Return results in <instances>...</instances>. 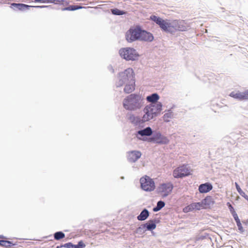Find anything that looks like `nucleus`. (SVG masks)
Instances as JSON below:
<instances>
[{
  "label": "nucleus",
  "instance_id": "25",
  "mask_svg": "<svg viewBox=\"0 0 248 248\" xmlns=\"http://www.w3.org/2000/svg\"><path fill=\"white\" fill-rule=\"evenodd\" d=\"M173 116V112L170 109L168 110V112L166 113L163 116V120L165 122H169V119L171 118Z\"/></svg>",
  "mask_w": 248,
  "mask_h": 248
},
{
  "label": "nucleus",
  "instance_id": "1",
  "mask_svg": "<svg viewBox=\"0 0 248 248\" xmlns=\"http://www.w3.org/2000/svg\"><path fill=\"white\" fill-rule=\"evenodd\" d=\"M162 103L157 102L155 105L150 104L145 107L143 110L144 114L141 118L140 116H136L133 114L129 116V120L130 122L134 126L141 128L135 134L138 140L149 142V137L153 135V130L150 126L143 128L144 123L156 117L160 114L162 110Z\"/></svg>",
  "mask_w": 248,
  "mask_h": 248
},
{
  "label": "nucleus",
  "instance_id": "2",
  "mask_svg": "<svg viewBox=\"0 0 248 248\" xmlns=\"http://www.w3.org/2000/svg\"><path fill=\"white\" fill-rule=\"evenodd\" d=\"M150 19L155 22L162 30L171 33L177 31H183L186 30V23L184 21L164 20L155 15H152Z\"/></svg>",
  "mask_w": 248,
  "mask_h": 248
},
{
  "label": "nucleus",
  "instance_id": "3",
  "mask_svg": "<svg viewBox=\"0 0 248 248\" xmlns=\"http://www.w3.org/2000/svg\"><path fill=\"white\" fill-rule=\"evenodd\" d=\"M126 40L130 43L136 40L152 41L154 37L152 34L139 28H130L126 32Z\"/></svg>",
  "mask_w": 248,
  "mask_h": 248
},
{
  "label": "nucleus",
  "instance_id": "30",
  "mask_svg": "<svg viewBox=\"0 0 248 248\" xmlns=\"http://www.w3.org/2000/svg\"><path fill=\"white\" fill-rule=\"evenodd\" d=\"M129 78H120L119 81L116 83V85L117 87H121L123 86V85L126 82L127 80H128Z\"/></svg>",
  "mask_w": 248,
  "mask_h": 248
},
{
  "label": "nucleus",
  "instance_id": "37",
  "mask_svg": "<svg viewBox=\"0 0 248 248\" xmlns=\"http://www.w3.org/2000/svg\"><path fill=\"white\" fill-rule=\"evenodd\" d=\"M161 193H163V194L162 195V197L165 198L167 197L171 192H169V191H165V192H160Z\"/></svg>",
  "mask_w": 248,
  "mask_h": 248
},
{
  "label": "nucleus",
  "instance_id": "36",
  "mask_svg": "<svg viewBox=\"0 0 248 248\" xmlns=\"http://www.w3.org/2000/svg\"><path fill=\"white\" fill-rule=\"evenodd\" d=\"M228 204H229L228 207H229V208L230 209V211L232 215V213H233V212L235 211V210L233 208V207L232 206V205L229 202H228Z\"/></svg>",
  "mask_w": 248,
  "mask_h": 248
},
{
  "label": "nucleus",
  "instance_id": "10",
  "mask_svg": "<svg viewBox=\"0 0 248 248\" xmlns=\"http://www.w3.org/2000/svg\"><path fill=\"white\" fill-rule=\"evenodd\" d=\"M135 78H130V80H127L124 92L127 93H132L135 89Z\"/></svg>",
  "mask_w": 248,
  "mask_h": 248
},
{
  "label": "nucleus",
  "instance_id": "29",
  "mask_svg": "<svg viewBox=\"0 0 248 248\" xmlns=\"http://www.w3.org/2000/svg\"><path fill=\"white\" fill-rule=\"evenodd\" d=\"M241 101L248 100V90L245 91L244 92H241Z\"/></svg>",
  "mask_w": 248,
  "mask_h": 248
},
{
  "label": "nucleus",
  "instance_id": "40",
  "mask_svg": "<svg viewBox=\"0 0 248 248\" xmlns=\"http://www.w3.org/2000/svg\"><path fill=\"white\" fill-rule=\"evenodd\" d=\"M65 248V246H64V244H62L60 246H57L56 248Z\"/></svg>",
  "mask_w": 248,
  "mask_h": 248
},
{
  "label": "nucleus",
  "instance_id": "17",
  "mask_svg": "<svg viewBox=\"0 0 248 248\" xmlns=\"http://www.w3.org/2000/svg\"><path fill=\"white\" fill-rule=\"evenodd\" d=\"M134 76V72L132 68L125 69L121 75L122 78H133Z\"/></svg>",
  "mask_w": 248,
  "mask_h": 248
},
{
  "label": "nucleus",
  "instance_id": "35",
  "mask_svg": "<svg viewBox=\"0 0 248 248\" xmlns=\"http://www.w3.org/2000/svg\"><path fill=\"white\" fill-rule=\"evenodd\" d=\"M141 228H142V230L144 232H145L146 231H149V230L148 229V228H147V226L145 224V223H143V224H142L141 225H140Z\"/></svg>",
  "mask_w": 248,
  "mask_h": 248
},
{
  "label": "nucleus",
  "instance_id": "21",
  "mask_svg": "<svg viewBox=\"0 0 248 248\" xmlns=\"http://www.w3.org/2000/svg\"><path fill=\"white\" fill-rule=\"evenodd\" d=\"M165 206V202L162 200H160L157 202L156 205L153 208V211L157 212L161 210Z\"/></svg>",
  "mask_w": 248,
  "mask_h": 248
},
{
  "label": "nucleus",
  "instance_id": "44",
  "mask_svg": "<svg viewBox=\"0 0 248 248\" xmlns=\"http://www.w3.org/2000/svg\"><path fill=\"white\" fill-rule=\"evenodd\" d=\"M121 178L122 179H124V176H122V177H121Z\"/></svg>",
  "mask_w": 248,
  "mask_h": 248
},
{
  "label": "nucleus",
  "instance_id": "14",
  "mask_svg": "<svg viewBox=\"0 0 248 248\" xmlns=\"http://www.w3.org/2000/svg\"><path fill=\"white\" fill-rule=\"evenodd\" d=\"M159 220L158 219L154 218L149 220L145 223L149 231H151L152 233L154 234V232L153 231L156 228V224L159 223Z\"/></svg>",
  "mask_w": 248,
  "mask_h": 248
},
{
  "label": "nucleus",
  "instance_id": "41",
  "mask_svg": "<svg viewBox=\"0 0 248 248\" xmlns=\"http://www.w3.org/2000/svg\"><path fill=\"white\" fill-rule=\"evenodd\" d=\"M0 238H6V237L3 235H0Z\"/></svg>",
  "mask_w": 248,
  "mask_h": 248
},
{
  "label": "nucleus",
  "instance_id": "19",
  "mask_svg": "<svg viewBox=\"0 0 248 248\" xmlns=\"http://www.w3.org/2000/svg\"><path fill=\"white\" fill-rule=\"evenodd\" d=\"M159 99V96L157 93H153L146 97V100L149 102H157Z\"/></svg>",
  "mask_w": 248,
  "mask_h": 248
},
{
  "label": "nucleus",
  "instance_id": "34",
  "mask_svg": "<svg viewBox=\"0 0 248 248\" xmlns=\"http://www.w3.org/2000/svg\"><path fill=\"white\" fill-rule=\"evenodd\" d=\"M183 211L185 213H187V212H189L192 211L193 210L192 209V208L191 207V204H190L189 205H188L187 206L185 207L184 208Z\"/></svg>",
  "mask_w": 248,
  "mask_h": 248
},
{
  "label": "nucleus",
  "instance_id": "16",
  "mask_svg": "<svg viewBox=\"0 0 248 248\" xmlns=\"http://www.w3.org/2000/svg\"><path fill=\"white\" fill-rule=\"evenodd\" d=\"M149 211L146 208H144L137 216V219L139 221H144L149 217Z\"/></svg>",
  "mask_w": 248,
  "mask_h": 248
},
{
  "label": "nucleus",
  "instance_id": "33",
  "mask_svg": "<svg viewBox=\"0 0 248 248\" xmlns=\"http://www.w3.org/2000/svg\"><path fill=\"white\" fill-rule=\"evenodd\" d=\"M135 232L140 235H142L145 233L140 226L138 228H137V229L135 231Z\"/></svg>",
  "mask_w": 248,
  "mask_h": 248
},
{
  "label": "nucleus",
  "instance_id": "23",
  "mask_svg": "<svg viewBox=\"0 0 248 248\" xmlns=\"http://www.w3.org/2000/svg\"><path fill=\"white\" fill-rule=\"evenodd\" d=\"M235 186L236 189L239 194L243 197H244L248 202V196L241 189L240 186L237 183H235Z\"/></svg>",
  "mask_w": 248,
  "mask_h": 248
},
{
  "label": "nucleus",
  "instance_id": "20",
  "mask_svg": "<svg viewBox=\"0 0 248 248\" xmlns=\"http://www.w3.org/2000/svg\"><path fill=\"white\" fill-rule=\"evenodd\" d=\"M15 245H16V243H14L13 242L8 240H0V246L1 247L10 248L12 246Z\"/></svg>",
  "mask_w": 248,
  "mask_h": 248
},
{
  "label": "nucleus",
  "instance_id": "32",
  "mask_svg": "<svg viewBox=\"0 0 248 248\" xmlns=\"http://www.w3.org/2000/svg\"><path fill=\"white\" fill-rule=\"evenodd\" d=\"M63 0H48L47 3H54V4H61L63 2Z\"/></svg>",
  "mask_w": 248,
  "mask_h": 248
},
{
  "label": "nucleus",
  "instance_id": "31",
  "mask_svg": "<svg viewBox=\"0 0 248 248\" xmlns=\"http://www.w3.org/2000/svg\"><path fill=\"white\" fill-rule=\"evenodd\" d=\"M111 12L113 14L116 15H122L125 14V12H124V11H121L116 8L111 9Z\"/></svg>",
  "mask_w": 248,
  "mask_h": 248
},
{
  "label": "nucleus",
  "instance_id": "38",
  "mask_svg": "<svg viewBox=\"0 0 248 248\" xmlns=\"http://www.w3.org/2000/svg\"><path fill=\"white\" fill-rule=\"evenodd\" d=\"M34 1L37 2H42V3H47L48 0H34Z\"/></svg>",
  "mask_w": 248,
  "mask_h": 248
},
{
  "label": "nucleus",
  "instance_id": "28",
  "mask_svg": "<svg viewBox=\"0 0 248 248\" xmlns=\"http://www.w3.org/2000/svg\"><path fill=\"white\" fill-rule=\"evenodd\" d=\"M31 6H29L24 4L16 3V9L19 10H28Z\"/></svg>",
  "mask_w": 248,
  "mask_h": 248
},
{
  "label": "nucleus",
  "instance_id": "4",
  "mask_svg": "<svg viewBox=\"0 0 248 248\" xmlns=\"http://www.w3.org/2000/svg\"><path fill=\"white\" fill-rule=\"evenodd\" d=\"M144 103V98L141 95L131 93L124 98L123 105L126 110L134 111L140 109Z\"/></svg>",
  "mask_w": 248,
  "mask_h": 248
},
{
  "label": "nucleus",
  "instance_id": "5",
  "mask_svg": "<svg viewBox=\"0 0 248 248\" xmlns=\"http://www.w3.org/2000/svg\"><path fill=\"white\" fill-rule=\"evenodd\" d=\"M120 56L126 61H136L139 59V54L135 49L133 47H124L119 51Z\"/></svg>",
  "mask_w": 248,
  "mask_h": 248
},
{
  "label": "nucleus",
  "instance_id": "43",
  "mask_svg": "<svg viewBox=\"0 0 248 248\" xmlns=\"http://www.w3.org/2000/svg\"><path fill=\"white\" fill-rule=\"evenodd\" d=\"M12 5L14 6H16V3H13L12 4Z\"/></svg>",
  "mask_w": 248,
  "mask_h": 248
},
{
  "label": "nucleus",
  "instance_id": "8",
  "mask_svg": "<svg viewBox=\"0 0 248 248\" xmlns=\"http://www.w3.org/2000/svg\"><path fill=\"white\" fill-rule=\"evenodd\" d=\"M190 174V169L186 165H183L178 167L173 172V175L176 178H183Z\"/></svg>",
  "mask_w": 248,
  "mask_h": 248
},
{
  "label": "nucleus",
  "instance_id": "24",
  "mask_svg": "<svg viewBox=\"0 0 248 248\" xmlns=\"http://www.w3.org/2000/svg\"><path fill=\"white\" fill-rule=\"evenodd\" d=\"M191 207L193 210H200L201 209H203L201 201L200 202H193L190 204Z\"/></svg>",
  "mask_w": 248,
  "mask_h": 248
},
{
  "label": "nucleus",
  "instance_id": "39",
  "mask_svg": "<svg viewBox=\"0 0 248 248\" xmlns=\"http://www.w3.org/2000/svg\"><path fill=\"white\" fill-rule=\"evenodd\" d=\"M242 223L246 225H248V220H244L242 221Z\"/></svg>",
  "mask_w": 248,
  "mask_h": 248
},
{
  "label": "nucleus",
  "instance_id": "11",
  "mask_svg": "<svg viewBox=\"0 0 248 248\" xmlns=\"http://www.w3.org/2000/svg\"><path fill=\"white\" fill-rule=\"evenodd\" d=\"M201 203L203 209H207L210 208L211 206L213 205L215 203V201L212 196H207L201 201Z\"/></svg>",
  "mask_w": 248,
  "mask_h": 248
},
{
  "label": "nucleus",
  "instance_id": "9",
  "mask_svg": "<svg viewBox=\"0 0 248 248\" xmlns=\"http://www.w3.org/2000/svg\"><path fill=\"white\" fill-rule=\"evenodd\" d=\"M141 156V153L139 151L133 150L127 153V160L129 162H136Z\"/></svg>",
  "mask_w": 248,
  "mask_h": 248
},
{
  "label": "nucleus",
  "instance_id": "7",
  "mask_svg": "<svg viewBox=\"0 0 248 248\" xmlns=\"http://www.w3.org/2000/svg\"><path fill=\"white\" fill-rule=\"evenodd\" d=\"M141 188L147 192L154 191L155 188V183L153 179L145 175L140 180Z\"/></svg>",
  "mask_w": 248,
  "mask_h": 248
},
{
  "label": "nucleus",
  "instance_id": "15",
  "mask_svg": "<svg viewBox=\"0 0 248 248\" xmlns=\"http://www.w3.org/2000/svg\"><path fill=\"white\" fill-rule=\"evenodd\" d=\"M64 246L65 248H84L86 247V245L82 240H80L77 245L73 244L72 242H68L64 244Z\"/></svg>",
  "mask_w": 248,
  "mask_h": 248
},
{
  "label": "nucleus",
  "instance_id": "22",
  "mask_svg": "<svg viewBox=\"0 0 248 248\" xmlns=\"http://www.w3.org/2000/svg\"><path fill=\"white\" fill-rule=\"evenodd\" d=\"M53 237L55 240L59 241L64 238L65 237V234L62 231H58L53 234Z\"/></svg>",
  "mask_w": 248,
  "mask_h": 248
},
{
  "label": "nucleus",
  "instance_id": "13",
  "mask_svg": "<svg viewBox=\"0 0 248 248\" xmlns=\"http://www.w3.org/2000/svg\"><path fill=\"white\" fill-rule=\"evenodd\" d=\"M173 188V184L169 182L161 184L160 186L158 187L157 190L158 192H172Z\"/></svg>",
  "mask_w": 248,
  "mask_h": 248
},
{
  "label": "nucleus",
  "instance_id": "12",
  "mask_svg": "<svg viewBox=\"0 0 248 248\" xmlns=\"http://www.w3.org/2000/svg\"><path fill=\"white\" fill-rule=\"evenodd\" d=\"M213 189V186L211 183L206 182L200 184L198 187V190L200 193H206Z\"/></svg>",
  "mask_w": 248,
  "mask_h": 248
},
{
  "label": "nucleus",
  "instance_id": "27",
  "mask_svg": "<svg viewBox=\"0 0 248 248\" xmlns=\"http://www.w3.org/2000/svg\"><path fill=\"white\" fill-rule=\"evenodd\" d=\"M82 8V6H78V5H70L67 7H65L62 8V11H75L76 10H78L81 9Z\"/></svg>",
  "mask_w": 248,
  "mask_h": 248
},
{
  "label": "nucleus",
  "instance_id": "18",
  "mask_svg": "<svg viewBox=\"0 0 248 248\" xmlns=\"http://www.w3.org/2000/svg\"><path fill=\"white\" fill-rule=\"evenodd\" d=\"M232 217H233L234 219L236 222L238 230L240 231V232H244L243 228L242 227L240 220L239 219L238 216L235 211H234L233 213H232Z\"/></svg>",
  "mask_w": 248,
  "mask_h": 248
},
{
  "label": "nucleus",
  "instance_id": "42",
  "mask_svg": "<svg viewBox=\"0 0 248 248\" xmlns=\"http://www.w3.org/2000/svg\"><path fill=\"white\" fill-rule=\"evenodd\" d=\"M37 7H47V6H36Z\"/></svg>",
  "mask_w": 248,
  "mask_h": 248
},
{
  "label": "nucleus",
  "instance_id": "6",
  "mask_svg": "<svg viewBox=\"0 0 248 248\" xmlns=\"http://www.w3.org/2000/svg\"><path fill=\"white\" fill-rule=\"evenodd\" d=\"M149 142H152L160 145L168 144L170 140L167 137L162 135L159 131H153V135L149 137Z\"/></svg>",
  "mask_w": 248,
  "mask_h": 248
},
{
  "label": "nucleus",
  "instance_id": "26",
  "mask_svg": "<svg viewBox=\"0 0 248 248\" xmlns=\"http://www.w3.org/2000/svg\"><path fill=\"white\" fill-rule=\"evenodd\" d=\"M231 97L241 101V94L239 91H234L231 92L229 95Z\"/></svg>",
  "mask_w": 248,
  "mask_h": 248
}]
</instances>
